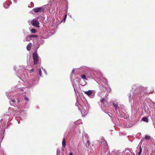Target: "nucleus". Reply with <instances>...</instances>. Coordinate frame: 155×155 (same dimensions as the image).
I'll use <instances>...</instances> for the list:
<instances>
[{
	"label": "nucleus",
	"mask_w": 155,
	"mask_h": 155,
	"mask_svg": "<svg viewBox=\"0 0 155 155\" xmlns=\"http://www.w3.org/2000/svg\"><path fill=\"white\" fill-rule=\"evenodd\" d=\"M31 23L34 26L37 28L40 27L39 22L35 19H34L31 21Z\"/></svg>",
	"instance_id": "f03ea898"
},
{
	"label": "nucleus",
	"mask_w": 155,
	"mask_h": 155,
	"mask_svg": "<svg viewBox=\"0 0 155 155\" xmlns=\"http://www.w3.org/2000/svg\"><path fill=\"white\" fill-rule=\"evenodd\" d=\"M38 37V36L37 35H30L29 36V37L30 38H37Z\"/></svg>",
	"instance_id": "9b49d317"
},
{
	"label": "nucleus",
	"mask_w": 155,
	"mask_h": 155,
	"mask_svg": "<svg viewBox=\"0 0 155 155\" xmlns=\"http://www.w3.org/2000/svg\"><path fill=\"white\" fill-rule=\"evenodd\" d=\"M80 77L84 79L87 80L86 78V75L85 74H82L80 75Z\"/></svg>",
	"instance_id": "9d476101"
},
{
	"label": "nucleus",
	"mask_w": 155,
	"mask_h": 155,
	"mask_svg": "<svg viewBox=\"0 0 155 155\" xmlns=\"http://www.w3.org/2000/svg\"><path fill=\"white\" fill-rule=\"evenodd\" d=\"M28 38V37H26V41H29V40H27V38Z\"/></svg>",
	"instance_id": "b1692460"
},
{
	"label": "nucleus",
	"mask_w": 155,
	"mask_h": 155,
	"mask_svg": "<svg viewBox=\"0 0 155 155\" xmlns=\"http://www.w3.org/2000/svg\"><path fill=\"white\" fill-rule=\"evenodd\" d=\"M142 120L145 122H148L149 121L147 117H143L142 118Z\"/></svg>",
	"instance_id": "6e6552de"
},
{
	"label": "nucleus",
	"mask_w": 155,
	"mask_h": 155,
	"mask_svg": "<svg viewBox=\"0 0 155 155\" xmlns=\"http://www.w3.org/2000/svg\"><path fill=\"white\" fill-rule=\"evenodd\" d=\"M142 152L141 151H139L138 153V155H141V153Z\"/></svg>",
	"instance_id": "4be33fe9"
},
{
	"label": "nucleus",
	"mask_w": 155,
	"mask_h": 155,
	"mask_svg": "<svg viewBox=\"0 0 155 155\" xmlns=\"http://www.w3.org/2000/svg\"><path fill=\"white\" fill-rule=\"evenodd\" d=\"M74 71H73H73H72V72H73Z\"/></svg>",
	"instance_id": "393cba45"
},
{
	"label": "nucleus",
	"mask_w": 155,
	"mask_h": 155,
	"mask_svg": "<svg viewBox=\"0 0 155 155\" xmlns=\"http://www.w3.org/2000/svg\"><path fill=\"white\" fill-rule=\"evenodd\" d=\"M62 145L64 148H65L66 146V140L65 138H64L62 140Z\"/></svg>",
	"instance_id": "0eeeda50"
},
{
	"label": "nucleus",
	"mask_w": 155,
	"mask_h": 155,
	"mask_svg": "<svg viewBox=\"0 0 155 155\" xmlns=\"http://www.w3.org/2000/svg\"><path fill=\"white\" fill-rule=\"evenodd\" d=\"M100 101L103 104H104L105 102H107V101L104 98H102Z\"/></svg>",
	"instance_id": "1a4fd4ad"
},
{
	"label": "nucleus",
	"mask_w": 155,
	"mask_h": 155,
	"mask_svg": "<svg viewBox=\"0 0 155 155\" xmlns=\"http://www.w3.org/2000/svg\"><path fill=\"white\" fill-rule=\"evenodd\" d=\"M150 136L146 135L145 136V139L147 140H148L150 138Z\"/></svg>",
	"instance_id": "4468645a"
},
{
	"label": "nucleus",
	"mask_w": 155,
	"mask_h": 155,
	"mask_svg": "<svg viewBox=\"0 0 155 155\" xmlns=\"http://www.w3.org/2000/svg\"><path fill=\"white\" fill-rule=\"evenodd\" d=\"M67 16V15H65L64 17V19H63V20L64 21H65V20Z\"/></svg>",
	"instance_id": "a211bd4d"
},
{
	"label": "nucleus",
	"mask_w": 155,
	"mask_h": 155,
	"mask_svg": "<svg viewBox=\"0 0 155 155\" xmlns=\"http://www.w3.org/2000/svg\"><path fill=\"white\" fill-rule=\"evenodd\" d=\"M31 31L32 33H35L37 32V31L34 29H31Z\"/></svg>",
	"instance_id": "ddd939ff"
},
{
	"label": "nucleus",
	"mask_w": 155,
	"mask_h": 155,
	"mask_svg": "<svg viewBox=\"0 0 155 155\" xmlns=\"http://www.w3.org/2000/svg\"><path fill=\"white\" fill-rule=\"evenodd\" d=\"M32 43L31 42H30L27 45L26 48L27 49L28 51H29L31 50L32 46Z\"/></svg>",
	"instance_id": "423d86ee"
},
{
	"label": "nucleus",
	"mask_w": 155,
	"mask_h": 155,
	"mask_svg": "<svg viewBox=\"0 0 155 155\" xmlns=\"http://www.w3.org/2000/svg\"><path fill=\"white\" fill-rule=\"evenodd\" d=\"M29 71L30 73H32L34 72V70L33 69H31Z\"/></svg>",
	"instance_id": "f3484780"
},
{
	"label": "nucleus",
	"mask_w": 155,
	"mask_h": 155,
	"mask_svg": "<svg viewBox=\"0 0 155 155\" xmlns=\"http://www.w3.org/2000/svg\"><path fill=\"white\" fill-rule=\"evenodd\" d=\"M39 74L40 75V76H41V74H42V72H41V71L40 69L39 70Z\"/></svg>",
	"instance_id": "2eb2a0df"
},
{
	"label": "nucleus",
	"mask_w": 155,
	"mask_h": 155,
	"mask_svg": "<svg viewBox=\"0 0 155 155\" xmlns=\"http://www.w3.org/2000/svg\"><path fill=\"white\" fill-rule=\"evenodd\" d=\"M69 155H74L71 152L69 153Z\"/></svg>",
	"instance_id": "412c9836"
},
{
	"label": "nucleus",
	"mask_w": 155,
	"mask_h": 155,
	"mask_svg": "<svg viewBox=\"0 0 155 155\" xmlns=\"http://www.w3.org/2000/svg\"><path fill=\"white\" fill-rule=\"evenodd\" d=\"M11 102H12L13 104H15V103L16 102V101L15 100L13 99L11 100Z\"/></svg>",
	"instance_id": "dca6fc26"
},
{
	"label": "nucleus",
	"mask_w": 155,
	"mask_h": 155,
	"mask_svg": "<svg viewBox=\"0 0 155 155\" xmlns=\"http://www.w3.org/2000/svg\"><path fill=\"white\" fill-rule=\"evenodd\" d=\"M45 10V7L42 6L40 7H37L34 8L32 10L35 13H42L44 12Z\"/></svg>",
	"instance_id": "f257e3e1"
},
{
	"label": "nucleus",
	"mask_w": 155,
	"mask_h": 155,
	"mask_svg": "<svg viewBox=\"0 0 155 155\" xmlns=\"http://www.w3.org/2000/svg\"><path fill=\"white\" fill-rule=\"evenodd\" d=\"M11 1L10 0H7L6 2V4L5 5L4 7L5 8H7L11 3Z\"/></svg>",
	"instance_id": "39448f33"
},
{
	"label": "nucleus",
	"mask_w": 155,
	"mask_h": 155,
	"mask_svg": "<svg viewBox=\"0 0 155 155\" xmlns=\"http://www.w3.org/2000/svg\"><path fill=\"white\" fill-rule=\"evenodd\" d=\"M87 143L88 144V145H89V143H90L89 141H87Z\"/></svg>",
	"instance_id": "5701e85b"
},
{
	"label": "nucleus",
	"mask_w": 155,
	"mask_h": 155,
	"mask_svg": "<svg viewBox=\"0 0 155 155\" xmlns=\"http://www.w3.org/2000/svg\"><path fill=\"white\" fill-rule=\"evenodd\" d=\"M114 106L115 107V110H117V107L118 106L117 103H113Z\"/></svg>",
	"instance_id": "f8f14e48"
},
{
	"label": "nucleus",
	"mask_w": 155,
	"mask_h": 155,
	"mask_svg": "<svg viewBox=\"0 0 155 155\" xmlns=\"http://www.w3.org/2000/svg\"><path fill=\"white\" fill-rule=\"evenodd\" d=\"M142 149L141 147V146H140V151L142 152Z\"/></svg>",
	"instance_id": "aec40b11"
},
{
	"label": "nucleus",
	"mask_w": 155,
	"mask_h": 155,
	"mask_svg": "<svg viewBox=\"0 0 155 155\" xmlns=\"http://www.w3.org/2000/svg\"><path fill=\"white\" fill-rule=\"evenodd\" d=\"M24 98H25V99L27 101H28L29 99H28V97H26L25 96V97H24Z\"/></svg>",
	"instance_id": "6ab92c4d"
},
{
	"label": "nucleus",
	"mask_w": 155,
	"mask_h": 155,
	"mask_svg": "<svg viewBox=\"0 0 155 155\" xmlns=\"http://www.w3.org/2000/svg\"><path fill=\"white\" fill-rule=\"evenodd\" d=\"M33 57L34 60V64L35 65H36L38 62V59L37 54L33 53Z\"/></svg>",
	"instance_id": "7ed1b4c3"
},
{
	"label": "nucleus",
	"mask_w": 155,
	"mask_h": 155,
	"mask_svg": "<svg viewBox=\"0 0 155 155\" xmlns=\"http://www.w3.org/2000/svg\"><path fill=\"white\" fill-rule=\"evenodd\" d=\"M84 93L89 97L91 96L93 93L92 91L90 90L87 91H84Z\"/></svg>",
	"instance_id": "20e7f679"
}]
</instances>
